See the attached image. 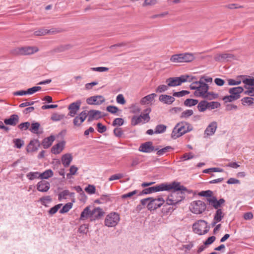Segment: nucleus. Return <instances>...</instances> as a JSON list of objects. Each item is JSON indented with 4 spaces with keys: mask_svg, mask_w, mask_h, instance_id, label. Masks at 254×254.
<instances>
[{
    "mask_svg": "<svg viewBox=\"0 0 254 254\" xmlns=\"http://www.w3.org/2000/svg\"><path fill=\"white\" fill-rule=\"evenodd\" d=\"M244 87L241 86L230 88L228 90L230 95L224 96L222 99L226 103L237 100L241 97L240 94L244 92Z\"/></svg>",
    "mask_w": 254,
    "mask_h": 254,
    "instance_id": "5",
    "label": "nucleus"
},
{
    "mask_svg": "<svg viewBox=\"0 0 254 254\" xmlns=\"http://www.w3.org/2000/svg\"><path fill=\"white\" fill-rule=\"evenodd\" d=\"M166 126L162 124H160L156 126L154 130V133L156 134L162 133L166 131Z\"/></svg>",
    "mask_w": 254,
    "mask_h": 254,
    "instance_id": "36",
    "label": "nucleus"
},
{
    "mask_svg": "<svg viewBox=\"0 0 254 254\" xmlns=\"http://www.w3.org/2000/svg\"><path fill=\"white\" fill-rule=\"evenodd\" d=\"M106 110L112 114H116L119 111L118 107L112 105L108 106Z\"/></svg>",
    "mask_w": 254,
    "mask_h": 254,
    "instance_id": "61",
    "label": "nucleus"
},
{
    "mask_svg": "<svg viewBox=\"0 0 254 254\" xmlns=\"http://www.w3.org/2000/svg\"><path fill=\"white\" fill-rule=\"evenodd\" d=\"M206 200L209 202L210 205L217 210L218 209H220L219 208H220L221 205L223 204L225 202V199L223 198H221L218 200L215 196L207 198Z\"/></svg>",
    "mask_w": 254,
    "mask_h": 254,
    "instance_id": "16",
    "label": "nucleus"
},
{
    "mask_svg": "<svg viewBox=\"0 0 254 254\" xmlns=\"http://www.w3.org/2000/svg\"><path fill=\"white\" fill-rule=\"evenodd\" d=\"M194 54L190 53H184L172 55L170 61L173 63H189L194 59Z\"/></svg>",
    "mask_w": 254,
    "mask_h": 254,
    "instance_id": "6",
    "label": "nucleus"
},
{
    "mask_svg": "<svg viewBox=\"0 0 254 254\" xmlns=\"http://www.w3.org/2000/svg\"><path fill=\"white\" fill-rule=\"evenodd\" d=\"M114 135L118 137H121L124 134V132L121 128L120 127H116L114 129L113 131Z\"/></svg>",
    "mask_w": 254,
    "mask_h": 254,
    "instance_id": "56",
    "label": "nucleus"
},
{
    "mask_svg": "<svg viewBox=\"0 0 254 254\" xmlns=\"http://www.w3.org/2000/svg\"><path fill=\"white\" fill-rule=\"evenodd\" d=\"M104 212L100 207L95 208L91 211V219H99L103 216Z\"/></svg>",
    "mask_w": 254,
    "mask_h": 254,
    "instance_id": "25",
    "label": "nucleus"
},
{
    "mask_svg": "<svg viewBox=\"0 0 254 254\" xmlns=\"http://www.w3.org/2000/svg\"><path fill=\"white\" fill-rule=\"evenodd\" d=\"M217 128V123L216 122L214 121L211 122L207 126L204 130V135L206 136H211L213 135Z\"/></svg>",
    "mask_w": 254,
    "mask_h": 254,
    "instance_id": "20",
    "label": "nucleus"
},
{
    "mask_svg": "<svg viewBox=\"0 0 254 254\" xmlns=\"http://www.w3.org/2000/svg\"><path fill=\"white\" fill-rule=\"evenodd\" d=\"M207 106L208 109L212 110L219 108L220 106V104L218 102L215 101L207 102Z\"/></svg>",
    "mask_w": 254,
    "mask_h": 254,
    "instance_id": "48",
    "label": "nucleus"
},
{
    "mask_svg": "<svg viewBox=\"0 0 254 254\" xmlns=\"http://www.w3.org/2000/svg\"><path fill=\"white\" fill-rule=\"evenodd\" d=\"M97 130L100 133H103L107 130V127L103 125L101 123H99L97 124Z\"/></svg>",
    "mask_w": 254,
    "mask_h": 254,
    "instance_id": "62",
    "label": "nucleus"
},
{
    "mask_svg": "<svg viewBox=\"0 0 254 254\" xmlns=\"http://www.w3.org/2000/svg\"><path fill=\"white\" fill-rule=\"evenodd\" d=\"M81 104V102L80 100H77L75 102L70 104L68 106V110H69L68 115L72 117H74L80 109Z\"/></svg>",
    "mask_w": 254,
    "mask_h": 254,
    "instance_id": "15",
    "label": "nucleus"
},
{
    "mask_svg": "<svg viewBox=\"0 0 254 254\" xmlns=\"http://www.w3.org/2000/svg\"><path fill=\"white\" fill-rule=\"evenodd\" d=\"M88 122H90L94 120H98L102 118L101 112L98 110H91L87 113Z\"/></svg>",
    "mask_w": 254,
    "mask_h": 254,
    "instance_id": "21",
    "label": "nucleus"
},
{
    "mask_svg": "<svg viewBox=\"0 0 254 254\" xmlns=\"http://www.w3.org/2000/svg\"><path fill=\"white\" fill-rule=\"evenodd\" d=\"M159 101L164 104L170 105L172 104L175 100L174 96H169L166 94H162L159 97Z\"/></svg>",
    "mask_w": 254,
    "mask_h": 254,
    "instance_id": "23",
    "label": "nucleus"
},
{
    "mask_svg": "<svg viewBox=\"0 0 254 254\" xmlns=\"http://www.w3.org/2000/svg\"><path fill=\"white\" fill-rule=\"evenodd\" d=\"M55 140V137L53 135H51L47 138H45L42 141V144L45 149L49 148Z\"/></svg>",
    "mask_w": 254,
    "mask_h": 254,
    "instance_id": "31",
    "label": "nucleus"
},
{
    "mask_svg": "<svg viewBox=\"0 0 254 254\" xmlns=\"http://www.w3.org/2000/svg\"><path fill=\"white\" fill-rule=\"evenodd\" d=\"M242 78L243 83L244 84V94L250 96H254V77L247 78L246 75L240 76Z\"/></svg>",
    "mask_w": 254,
    "mask_h": 254,
    "instance_id": "7",
    "label": "nucleus"
},
{
    "mask_svg": "<svg viewBox=\"0 0 254 254\" xmlns=\"http://www.w3.org/2000/svg\"><path fill=\"white\" fill-rule=\"evenodd\" d=\"M87 117V112L86 111H83L78 116H76L73 121V125L75 126L79 127L85 120Z\"/></svg>",
    "mask_w": 254,
    "mask_h": 254,
    "instance_id": "18",
    "label": "nucleus"
},
{
    "mask_svg": "<svg viewBox=\"0 0 254 254\" xmlns=\"http://www.w3.org/2000/svg\"><path fill=\"white\" fill-rule=\"evenodd\" d=\"M72 160V157L70 154L67 153L63 155L62 162L65 167H68Z\"/></svg>",
    "mask_w": 254,
    "mask_h": 254,
    "instance_id": "29",
    "label": "nucleus"
},
{
    "mask_svg": "<svg viewBox=\"0 0 254 254\" xmlns=\"http://www.w3.org/2000/svg\"><path fill=\"white\" fill-rule=\"evenodd\" d=\"M155 148L153 146V143L151 141H147L140 145L139 147V151L145 153H150L155 150Z\"/></svg>",
    "mask_w": 254,
    "mask_h": 254,
    "instance_id": "19",
    "label": "nucleus"
},
{
    "mask_svg": "<svg viewBox=\"0 0 254 254\" xmlns=\"http://www.w3.org/2000/svg\"><path fill=\"white\" fill-rule=\"evenodd\" d=\"M71 48V46L69 44L67 45H61L58 47H55L52 50L53 53H61L63 52L70 49Z\"/></svg>",
    "mask_w": 254,
    "mask_h": 254,
    "instance_id": "30",
    "label": "nucleus"
},
{
    "mask_svg": "<svg viewBox=\"0 0 254 254\" xmlns=\"http://www.w3.org/2000/svg\"><path fill=\"white\" fill-rule=\"evenodd\" d=\"M40 173L38 172H31L26 175V177L30 180H33L36 178H40Z\"/></svg>",
    "mask_w": 254,
    "mask_h": 254,
    "instance_id": "42",
    "label": "nucleus"
},
{
    "mask_svg": "<svg viewBox=\"0 0 254 254\" xmlns=\"http://www.w3.org/2000/svg\"><path fill=\"white\" fill-rule=\"evenodd\" d=\"M120 215L116 212H111L105 218V225L108 227L116 226L120 221Z\"/></svg>",
    "mask_w": 254,
    "mask_h": 254,
    "instance_id": "9",
    "label": "nucleus"
},
{
    "mask_svg": "<svg viewBox=\"0 0 254 254\" xmlns=\"http://www.w3.org/2000/svg\"><path fill=\"white\" fill-rule=\"evenodd\" d=\"M173 149V148L170 146H166L162 149H159L158 148H155V150L157 151V154L159 156H162L164 155L168 152H169L171 150Z\"/></svg>",
    "mask_w": 254,
    "mask_h": 254,
    "instance_id": "34",
    "label": "nucleus"
},
{
    "mask_svg": "<svg viewBox=\"0 0 254 254\" xmlns=\"http://www.w3.org/2000/svg\"><path fill=\"white\" fill-rule=\"evenodd\" d=\"M164 202L165 201L162 197L154 199L151 197L147 204V208L149 210H154L161 207Z\"/></svg>",
    "mask_w": 254,
    "mask_h": 254,
    "instance_id": "13",
    "label": "nucleus"
},
{
    "mask_svg": "<svg viewBox=\"0 0 254 254\" xmlns=\"http://www.w3.org/2000/svg\"><path fill=\"white\" fill-rule=\"evenodd\" d=\"M64 118V116L63 115H59L57 113L53 114L51 116V119L54 121H58L63 119Z\"/></svg>",
    "mask_w": 254,
    "mask_h": 254,
    "instance_id": "59",
    "label": "nucleus"
},
{
    "mask_svg": "<svg viewBox=\"0 0 254 254\" xmlns=\"http://www.w3.org/2000/svg\"><path fill=\"white\" fill-rule=\"evenodd\" d=\"M30 124L29 122H25L19 124L18 126V128L21 130H25L27 129L30 127Z\"/></svg>",
    "mask_w": 254,
    "mask_h": 254,
    "instance_id": "58",
    "label": "nucleus"
},
{
    "mask_svg": "<svg viewBox=\"0 0 254 254\" xmlns=\"http://www.w3.org/2000/svg\"><path fill=\"white\" fill-rule=\"evenodd\" d=\"M193 127L189 123L182 122L178 123L174 127L171 137L173 139H176L183 134L192 130Z\"/></svg>",
    "mask_w": 254,
    "mask_h": 254,
    "instance_id": "2",
    "label": "nucleus"
},
{
    "mask_svg": "<svg viewBox=\"0 0 254 254\" xmlns=\"http://www.w3.org/2000/svg\"><path fill=\"white\" fill-rule=\"evenodd\" d=\"M206 208L205 203L201 200L193 201L190 207L191 212L196 214H201L205 210Z\"/></svg>",
    "mask_w": 254,
    "mask_h": 254,
    "instance_id": "10",
    "label": "nucleus"
},
{
    "mask_svg": "<svg viewBox=\"0 0 254 254\" xmlns=\"http://www.w3.org/2000/svg\"><path fill=\"white\" fill-rule=\"evenodd\" d=\"M224 215L225 214L222 210L221 209H218L214 214V220L216 221V222H220L224 218Z\"/></svg>",
    "mask_w": 254,
    "mask_h": 254,
    "instance_id": "33",
    "label": "nucleus"
},
{
    "mask_svg": "<svg viewBox=\"0 0 254 254\" xmlns=\"http://www.w3.org/2000/svg\"><path fill=\"white\" fill-rule=\"evenodd\" d=\"M173 190V191L172 192L171 194L168 196L166 201L167 204L175 206L185 198L183 191H186L187 190L186 187H185V189L184 190Z\"/></svg>",
    "mask_w": 254,
    "mask_h": 254,
    "instance_id": "3",
    "label": "nucleus"
},
{
    "mask_svg": "<svg viewBox=\"0 0 254 254\" xmlns=\"http://www.w3.org/2000/svg\"><path fill=\"white\" fill-rule=\"evenodd\" d=\"M13 142L14 144V146L17 148H21L24 144V141L19 138L14 139Z\"/></svg>",
    "mask_w": 254,
    "mask_h": 254,
    "instance_id": "46",
    "label": "nucleus"
},
{
    "mask_svg": "<svg viewBox=\"0 0 254 254\" xmlns=\"http://www.w3.org/2000/svg\"><path fill=\"white\" fill-rule=\"evenodd\" d=\"M190 88L191 90H195L193 93L195 96L204 98L209 89V86L206 83L198 81L192 83L190 85Z\"/></svg>",
    "mask_w": 254,
    "mask_h": 254,
    "instance_id": "4",
    "label": "nucleus"
},
{
    "mask_svg": "<svg viewBox=\"0 0 254 254\" xmlns=\"http://www.w3.org/2000/svg\"><path fill=\"white\" fill-rule=\"evenodd\" d=\"M39 51L37 47H23L17 48L13 51V53L16 55H28L34 54Z\"/></svg>",
    "mask_w": 254,
    "mask_h": 254,
    "instance_id": "11",
    "label": "nucleus"
},
{
    "mask_svg": "<svg viewBox=\"0 0 254 254\" xmlns=\"http://www.w3.org/2000/svg\"><path fill=\"white\" fill-rule=\"evenodd\" d=\"M78 170V168L74 165H72L69 169V173L67 174V177L68 178H70V176L71 175H74L76 174V172Z\"/></svg>",
    "mask_w": 254,
    "mask_h": 254,
    "instance_id": "55",
    "label": "nucleus"
},
{
    "mask_svg": "<svg viewBox=\"0 0 254 254\" xmlns=\"http://www.w3.org/2000/svg\"><path fill=\"white\" fill-rule=\"evenodd\" d=\"M193 113V112L192 110H187L182 112L181 118H188L189 117L191 116Z\"/></svg>",
    "mask_w": 254,
    "mask_h": 254,
    "instance_id": "51",
    "label": "nucleus"
},
{
    "mask_svg": "<svg viewBox=\"0 0 254 254\" xmlns=\"http://www.w3.org/2000/svg\"><path fill=\"white\" fill-rule=\"evenodd\" d=\"M197 108L199 111L204 112L208 109L207 102L204 100L200 101L197 105Z\"/></svg>",
    "mask_w": 254,
    "mask_h": 254,
    "instance_id": "37",
    "label": "nucleus"
},
{
    "mask_svg": "<svg viewBox=\"0 0 254 254\" xmlns=\"http://www.w3.org/2000/svg\"><path fill=\"white\" fill-rule=\"evenodd\" d=\"M117 102L119 104L124 105L126 103V100L123 94H119L116 98Z\"/></svg>",
    "mask_w": 254,
    "mask_h": 254,
    "instance_id": "60",
    "label": "nucleus"
},
{
    "mask_svg": "<svg viewBox=\"0 0 254 254\" xmlns=\"http://www.w3.org/2000/svg\"><path fill=\"white\" fill-rule=\"evenodd\" d=\"M156 94L155 93H152L142 98L141 99L140 103L142 105L148 104L154 100V98L156 97Z\"/></svg>",
    "mask_w": 254,
    "mask_h": 254,
    "instance_id": "28",
    "label": "nucleus"
},
{
    "mask_svg": "<svg viewBox=\"0 0 254 254\" xmlns=\"http://www.w3.org/2000/svg\"><path fill=\"white\" fill-rule=\"evenodd\" d=\"M41 89V87L40 86H34L32 88H28L26 90V93H27V94L31 95Z\"/></svg>",
    "mask_w": 254,
    "mask_h": 254,
    "instance_id": "54",
    "label": "nucleus"
},
{
    "mask_svg": "<svg viewBox=\"0 0 254 254\" xmlns=\"http://www.w3.org/2000/svg\"><path fill=\"white\" fill-rule=\"evenodd\" d=\"M198 101L196 99H187L184 102V105L187 107H191L196 105Z\"/></svg>",
    "mask_w": 254,
    "mask_h": 254,
    "instance_id": "38",
    "label": "nucleus"
},
{
    "mask_svg": "<svg viewBox=\"0 0 254 254\" xmlns=\"http://www.w3.org/2000/svg\"><path fill=\"white\" fill-rule=\"evenodd\" d=\"M218 97V94L215 93L213 92H208L207 91L203 98H206L207 99L211 100L217 99Z\"/></svg>",
    "mask_w": 254,
    "mask_h": 254,
    "instance_id": "40",
    "label": "nucleus"
},
{
    "mask_svg": "<svg viewBox=\"0 0 254 254\" xmlns=\"http://www.w3.org/2000/svg\"><path fill=\"white\" fill-rule=\"evenodd\" d=\"M137 192H138L137 190H134L132 191L123 194L121 196V197L123 199H125L127 198H130L131 197L133 196L134 195L136 194Z\"/></svg>",
    "mask_w": 254,
    "mask_h": 254,
    "instance_id": "57",
    "label": "nucleus"
},
{
    "mask_svg": "<svg viewBox=\"0 0 254 254\" xmlns=\"http://www.w3.org/2000/svg\"><path fill=\"white\" fill-rule=\"evenodd\" d=\"M190 92L187 90H182L179 92H175L173 93V96L174 97H181L189 94Z\"/></svg>",
    "mask_w": 254,
    "mask_h": 254,
    "instance_id": "53",
    "label": "nucleus"
},
{
    "mask_svg": "<svg viewBox=\"0 0 254 254\" xmlns=\"http://www.w3.org/2000/svg\"><path fill=\"white\" fill-rule=\"evenodd\" d=\"M40 124L36 122L31 124V126L29 130L33 133H37L40 127Z\"/></svg>",
    "mask_w": 254,
    "mask_h": 254,
    "instance_id": "45",
    "label": "nucleus"
},
{
    "mask_svg": "<svg viewBox=\"0 0 254 254\" xmlns=\"http://www.w3.org/2000/svg\"><path fill=\"white\" fill-rule=\"evenodd\" d=\"M63 205L62 203L58 204L57 205H56L54 207H52L49 211L48 213L50 215H53L55 214L58 210L61 207V206Z\"/></svg>",
    "mask_w": 254,
    "mask_h": 254,
    "instance_id": "44",
    "label": "nucleus"
},
{
    "mask_svg": "<svg viewBox=\"0 0 254 254\" xmlns=\"http://www.w3.org/2000/svg\"><path fill=\"white\" fill-rule=\"evenodd\" d=\"M50 188V183L46 181H41L37 184V189L41 192H47Z\"/></svg>",
    "mask_w": 254,
    "mask_h": 254,
    "instance_id": "22",
    "label": "nucleus"
},
{
    "mask_svg": "<svg viewBox=\"0 0 254 254\" xmlns=\"http://www.w3.org/2000/svg\"><path fill=\"white\" fill-rule=\"evenodd\" d=\"M199 81H201L202 83H211L212 82V78L208 76H202L199 79Z\"/></svg>",
    "mask_w": 254,
    "mask_h": 254,
    "instance_id": "64",
    "label": "nucleus"
},
{
    "mask_svg": "<svg viewBox=\"0 0 254 254\" xmlns=\"http://www.w3.org/2000/svg\"><path fill=\"white\" fill-rule=\"evenodd\" d=\"M64 145V141L59 142L52 147L51 149L52 152L55 154H59L63 150Z\"/></svg>",
    "mask_w": 254,
    "mask_h": 254,
    "instance_id": "27",
    "label": "nucleus"
},
{
    "mask_svg": "<svg viewBox=\"0 0 254 254\" xmlns=\"http://www.w3.org/2000/svg\"><path fill=\"white\" fill-rule=\"evenodd\" d=\"M214 59L216 62H224L230 60H235L236 57L233 54L230 53L217 54L215 55Z\"/></svg>",
    "mask_w": 254,
    "mask_h": 254,
    "instance_id": "14",
    "label": "nucleus"
},
{
    "mask_svg": "<svg viewBox=\"0 0 254 254\" xmlns=\"http://www.w3.org/2000/svg\"><path fill=\"white\" fill-rule=\"evenodd\" d=\"M254 98L249 97H244L242 99V104L243 105H252L254 103Z\"/></svg>",
    "mask_w": 254,
    "mask_h": 254,
    "instance_id": "39",
    "label": "nucleus"
},
{
    "mask_svg": "<svg viewBox=\"0 0 254 254\" xmlns=\"http://www.w3.org/2000/svg\"><path fill=\"white\" fill-rule=\"evenodd\" d=\"M192 229L194 233L202 235L208 233L209 228L205 221L200 220L193 224Z\"/></svg>",
    "mask_w": 254,
    "mask_h": 254,
    "instance_id": "8",
    "label": "nucleus"
},
{
    "mask_svg": "<svg viewBox=\"0 0 254 254\" xmlns=\"http://www.w3.org/2000/svg\"><path fill=\"white\" fill-rule=\"evenodd\" d=\"M171 189H175L176 190H181L185 189V187L180 185V183L178 182H173L171 183H162L156 185L155 186L149 187L144 189L139 194H147L151 193L154 192H157L160 191H168Z\"/></svg>",
    "mask_w": 254,
    "mask_h": 254,
    "instance_id": "1",
    "label": "nucleus"
},
{
    "mask_svg": "<svg viewBox=\"0 0 254 254\" xmlns=\"http://www.w3.org/2000/svg\"><path fill=\"white\" fill-rule=\"evenodd\" d=\"M213 192L210 190H207L205 191H201L199 193V195L202 196L207 197L210 198L212 197Z\"/></svg>",
    "mask_w": 254,
    "mask_h": 254,
    "instance_id": "52",
    "label": "nucleus"
},
{
    "mask_svg": "<svg viewBox=\"0 0 254 254\" xmlns=\"http://www.w3.org/2000/svg\"><path fill=\"white\" fill-rule=\"evenodd\" d=\"M105 98L102 95L91 96L86 100V102L89 105H101L105 102Z\"/></svg>",
    "mask_w": 254,
    "mask_h": 254,
    "instance_id": "17",
    "label": "nucleus"
},
{
    "mask_svg": "<svg viewBox=\"0 0 254 254\" xmlns=\"http://www.w3.org/2000/svg\"><path fill=\"white\" fill-rule=\"evenodd\" d=\"M72 204L70 202L65 204L63 208L60 210V213L63 214L67 212L72 208Z\"/></svg>",
    "mask_w": 254,
    "mask_h": 254,
    "instance_id": "41",
    "label": "nucleus"
},
{
    "mask_svg": "<svg viewBox=\"0 0 254 254\" xmlns=\"http://www.w3.org/2000/svg\"><path fill=\"white\" fill-rule=\"evenodd\" d=\"M124 123V120L122 118H116L112 123V126L116 127V126H122Z\"/></svg>",
    "mask_w": 254,
    "mask_h": 254,
    "instance_id": "50",
    "label": "nucleus"
},
{
    "mask_svg": "<svg viewBox=\"0 0 254 254\" xmlns=\"http://www.w3.org/2000/svg\"><path fill=\"white\" fill-rule=\"evenodd\" d=\"M54 174L53 171L49 169L46 170L42 173H40V179H48V178L52 177Z\"/></svg>",
    "mask_w": 254,
    "mask_h": 254,
    "instance_id": "35",
    "label": "nucleus"
},
{
    "mask_svg": "<svg viewBox=\"0 0 254 254\" xmlns=\"http://www.w3.org/2000/svg\"><path fill=\"white\" fill-rule=\"evenodd\" d=\"M39 146V142L37 140H32L27 147V151L28 152L35 151L38 149V146Z\"/></svg>",
    "mask_w": 254,
    "mask_h": 254,
    "instance_id": "26",
    "label": "nucleus"
},
{
    "mask_svg": "<svg viewBox=\"0 0 254 254\" xmlns=\"http://www.w3.org/2000/svg\"><path fill=\"white\" fill-rule=\"evenodd\" d=\"M189 77L188 75H183L177 77H170L166 80V82L169 87H175L186 82Z\"/></svg>",
    "mask_w": 254,
    "mask_h": 254,
    "instance_id": "12",
    "label": "nucleus"
},
{
    "mask_svg": "<svg viewBox=\"0 0 254 254\" xmlns=\"http://www.w3.org/2000/svg\"><path fill=\"white\" fill-rule=\"evenodd\" d=\"M91 211L90 209V207L87 206L85 207L83 211L81 212L80 219L81 220H85L88 217H91Z\"/></svg>",
    "mask_w": 254,
    "mask_h": 254,
    "instance_id": "32",
    "label": "nucleus"
},
{
    "mask_svg": "<svg viewBox=\"0 0 254 254\" xmlns=\"http://www.w3.org/2000/svg\"><path fill=\"white\" fill-rule=\"evenodd\" d=\"M19 122V117L17 115L13 114L10 116L9 119H5L4 123L6 125L15 126Z\"/></svg>",
    "mask_w": 254,
    "mask_h": 254,
    "instance_id": "24",
    "label": "nucleus"
},
{
    "mask_svg": "<svg viewBox=\"0 0 254 254\" xmlns=\"http://www.w3.org/2000/svg\"><path fill=\"white\" fill-rule=\"evenodd\" d=\"M168 87L169 86H168V84L167 85L164 84L160 85L156 89L155 91L157 93L164 92L168 89Z\"/></svg>",
    "mask_w": 254,
    "mask_h": 254,
    "instance_id": "49",
    "label": "nucleus"
},
{
    "mask_svg": "<svg viewBox=\"0 0 254 254\" xmlns=\"http://www.w3.org/2000/svg\"><path fill=\"white\" fill-rule=\"evenodd\" d=\"M34 34L35 36H38L47 35L46 34V29H43V28L39 29V30L35 31L34 32Z\"/></svg>",
    "mask_w": 254,
    "mask_h": 254,
    "instance_id": "63",
    "label": "nucleus"
},
{
    "mask_svg": "<svg viewBox=\"0 0 254 254\" xmlns=\"http://www.w3.org/2000/svg\"><path fill=\"white\" fill-rule=\"evenodd\" d=\"M142 120L140 117L134 116L132 117L131 120V124L133 126H135L137 125L138 124L141 123L142 122Z\"/></svg>",
    "mask_w": 254,
    "mask_h": 254,
    "instance_id": "43",
    "label": "nucleus"
},
{
    "mask_svg": "<svg viewBox=\"0 0 254 254\" xmlns=\"http://www.w3.org/2000/svg\"><path fill=\"white\" fill-rule=\"evenodd\" d=\"M85 191L88 194H94L96 191L95 187L94 185H88L87 187L85 188Z\"/></svg>",
    "mask_w": 254,
    "mask_h": 254,
    "instance_id": "47",
    "label": "nucleus"
}]
</instances>
